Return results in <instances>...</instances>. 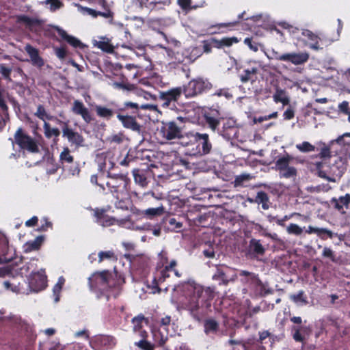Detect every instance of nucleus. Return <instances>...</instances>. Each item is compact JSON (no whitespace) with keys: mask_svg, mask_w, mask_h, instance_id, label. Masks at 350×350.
<instances>
[{"mask_svg":"<svg viewBox=\"0 0 350 350\" xmlns=\"http://www.w3.org/2000/svg\"><path fill=\"white\" fill-rule=\"evenodd\" d=\"M312 171L316 172L317 176L329 182L335 183L336 178L331 173L330 165L324 161H317L312 163Z\"/></svg>","mask_w":350,"mask_h":350,"instance_id":"19","label":"nucleus"},{"mask_svg":"<svg viewBox=\"0 0 350 350\" xmlns=\"http://www.w3.org/2000/svg\"><path fill=\"white\" fill-rule=\"evenodd\" d=\"M243 42L244 44H246L254 52H257L258 51L259 44L254 41L252 38H246Z\"/></svg>","mask_w":350,"mask_h":350,"instance_id":"59","label":"nucleus"},{"mask_svg":"<svg viewBox=\"0 0 350 350\" xmlns=\"http://www.w3.org/2000/svg\"><path fill=\"white\" fill-rule=\"evenodd\" d=\"M307 329L306 327L304 326H293L292 331H293V338L296 342H300L304 343L305 340L304 336H302L301 333H304Z\"/></svg>","mask_w":350,"mask_h":350,"instance_id":"44","label":"nucleus"},{"mask_svg":"<svg viewBox=\"0 0 350 350\" xmlns=\"http://www.w3.org/2000/svg\"><path fill=\"white\" fill-rule=\"evenodd\" d=\"M94 111L98 118L109 121L115 115H118V107L117 109H113L109 106L96 105L94 107Z\"/></svg>","mask_w":350,"mask_h":350,"instance_id":"23","label":"nucleus"},{"mask_svg":"<svg viewBox=\"0 0 350 350\" xmlns=\"http://www.w3.org/2000/svg\"><path fill=\"white\" fill-rule=\"evenodd\" d=\"M176 266L177 261L176 260H172L169 265H166L163 269L158 270L152 280V288H157L158 292H161V290L159 286L162 284L170 278V272H174L177 278H180L181 273L176 269Z\"/></svg>","mask_w":350,"mask_h":350,"instance_id":"11","label":"nucleus"},{"mask_svg":"<svg viewBox=\"0 0 350 350\" xmlns=\"http://www.w3.org/2000/svg\"><path fill=\"white\" fill-rule=\"evenodd\" d=\"M10 120L9 111L7 113L0 110V131H1L6 125V123Z\"/></svg>","mask_w":350,"mask_h":350,"instance_id":"62","label":"nucleus"},{"mask_svg":"<svg viewBox=\"0 0 350 350\" xmlns=\"http://www.w3.org/2000/svg\"><path fill=\"white\" fill-rule=\"evenodd\" d=\"M274 58L278 61L290 62L297 66L303 65L306 63L310 58V54L306 51L300 53H286L283 54H280L276 52L274 54Z\"/></svg>","mask_w":350,"mask_h":350,"instance_id":"12","label":"nucleus"},{"mask_svg":"<svg viewBox=\"0 0 350 350\" xmlns=\"http://www.w3.org/2000/svg\"><path fill=\"white\" fill-rule=\"evenodd\" d=\"M215 96H224L226 99H231L233 96L232 93L230 92V89L228 88H224L217 90L214 93L210 95L211 98H213Z\"/></svg>","mask_w":350,"mask_h":350,"instance_id":"49","label":"nucleus"},{"mask_svg":"<svg viewBox=\"0 0 350 350\" xmlns=\"http://www.w3.org/2000/svg\"><path fill=\"white\" fill-rule=\"evenodd\" d=\"M25 49L30 57L32 64L38 68H42L44 64V62L40 56L38 50L30 44H27Z\"/></svg>","mask_w":350,"mask_h":350,"instance_id":"30","label":"nucleus"},{"mask_svg":"<svg viewBox=\"0 0 350 350\" xmlns=\"http://www.w3.org/2000/svg\"><path fill=\"white\" fill-rule=\"evenodd\" d=\"M289 299L298 306H306L308 304V297L303 290L290 295Z\"/></svg>","mask_w":350,"mask_h":350,"instance_id":"37","label":"nucleus"},{"mask_svg":"<svg viewBox=\"0 0 350 350\" xmlns=\"http://www.w3.org/2000/svg\"><path fill=\"white\" fill-rule=\"evenodd\" d=\"M273 98L276 103H281L283 105H287L290 102V99L286 95L285 90L282 89L278 85L275 88V92L273 95Z\"/></svg>","mask_w":350,"mask_h":350,"instance_id":"33","label":"nucleus"},{"mask_svg":"<svg viewBox=\"0 0 350 350\" xmlns=\"http://www.w3.org/2000/svg\"><path fill=\"white\" fill-rule=\"evenodd\" d=\"M152 105H140L135 102L126 101L118 107L117 118L124 128L141 133L142 132V126L137 120V118H140L139 114V109H152Z\"/></svg>","mask_w":350,"mask_h":350,"instance_id":"2","label":"nucleus"},{"mask_svg":"<svg viewBox=\"0 0 350 350\" xmlns=\"http://www.w3.org/2000/svg\"><path fill=\"white\" fill-rule=\"evenodd\" d=\"M215 289L193 282L184 286L183 308L189 312L193 319L200 323L207 314L215 297Z\"/></svg>","mask_w":350,"mask_h":350,"instance_id":"1","label":"nucleus"},{"mask_svg":"<svg viewBox=\"0 0 350 350\" xmlns=\"http://www.w3.org/2000/svg\"><path fill=\"white\" fill-rule=\"evenodd\" d=\"M239 23V21L229 22V23H221L213 25L208 27L211 34L216 33H227L228 30L231 29Z\"/></svg>","mask_w":350,"mask_h":350,"instance_id":"31","label":"nucleus"},{"mask_svg":"<svg viewBox=\"0 0 350 350\" xmlns=\"http://www.w3.org/2000/svg\"><path fill=\"white\" fill-rule=\"evenodd\" d=\"M62 131L63 137L66 138L71 146H75L77 148L83 146L85 140L83 135L77 131H75L68 123L64 124Z\"/></svg>","mask_w":350,"mask_h":350,"instance_id":"16","label":"nucleus"},{"mask_svg":"<svg viewBox=\"0 0 350 350\" xmlns=\"http://www.w3.org/2000/svg\"><path fill=\"white\" fill-rule=\"evenodd\" d=\"M258 72L259 70L256 67L244 69L239 75L240 81L243 84H247L248 83L253 84L258 79Z\"/></svg>","mask_w":350,"mask_h":350,"instance_id":"27","label":"nucleus"},{"mask_svg":"<svg viewBox=\"0 0 350 350\" xmlns=\"http://www.w3.org/2000/svg\"><path fill=\"white\" fill-rule=\"evenodd\" d=\"M44 135L50 139L52 136L57 137L60 135V131L57 128H52L49 123L44 122L43 125Z\"/></svg>","mask_w":350,"mask_h":350,"instance_id":"45","label":"nucleus"},{"mask_svg":"<svg viewBox=\"0 0 350 350\" xmlns=\"http://www.w3.org/2000/svg\"><path fill=\"white\" fill-rule=\"evenodd\" d=\"M93 211V215L96 218V222L99 225L108 227L115 224L116 219L106 215V209L96 208Z\"/></svg>","mask_w":350,"mask_h":350,"instance_id":"20","label":"nucleus"},{"mask_svg":"<svg viewBox=\"0 0 350 350\" xmlns=\"http://www.w3.org/2000/svg\"><path fill=\"white\" fill-rule=\"evenodd\" d=\"M237 278V269L224 264L215 266V271L212 276L213 280L218 282L219 285L224 286L234 282Z\"/></svg>","mask_w":350,"mask_h":350,"instance_id":"10","label":"nucleus"},{"mask_svg":"<svg viewBox=\"0 0 350 350\" xmlns=\"http://www.w3.org/2000/svg\"><path fill=\"white\" fill-rule=\"evenodd\" d=\"M132 323L133 324V331L134 332H137V330L142 329V323L144 321H146L148 323V321L145 318L144 315L140 314L132 319Z\"/></svg>","mask_w":350,"mask_h":350,"instance_id":"46","label":"nucleus"},{"mask_svg":"<svg viewBox=\"0 0 350 350\" xmlns=\"http://www.w3.org/2000/svg\"><path fill=\"white\" fill-rule=\"evenodd\" d=\"M35 116L43 121H44L46 119L47 120V118L51 116V115H49L46 113L44 107L42 105H39L38 106Z\"/></svg>","mask_w":350,"mask_h":350,"instance_id":"57","label":"nucleus"},{"mask_svg":"<svg viewBox=\"0 0 350 350\" xmlns=\"http://www.w3.org/2000/svg\"><path fill=\"white\" fill-rule=\"evenodd\" d=\"M332 204L338 211L343 210L344 207L348 208L350 203V194L346 193L344 196H340L339 198H332L331 200Z\"/></svg>","mask_w":350,"mask_h":350,"instance_id":"32","label":"nucleus"},{"mask_svg":"<svg viewBox=\"0 0 350 350\" xmlns=\"http://www.w3.org/2000/svg\"><path fill=\"white\" fill-rule=\"evenodd\" d=\"M12 71V68L7 66L5 64H0V73L5 79L11 81Z\"/></svg>","mask_w":350,"mask_h":350,"instance_id":"56","label":"nucleus"},{"mask_svg":"<svg viewBox=\"0 0 350 350\" xmlns=\"http://www.w3.org/2000/svg\"><path fill=\"white\" fill-rule=\"evenodd\" d=\"M164 222L165 224H168L169 228L173 230H180L183 224L180 221H177L176 218L168 216L165 218Z\"/></svg>","mask_w":350,"mask_h":350,"instance_id":"47","label":"nucleus"},{"mask_svg":"<svg viewBox=\"0 0 350 350\" xmlns=\"http://www.w3.org/2000/svg\"><path fill=\"white\" fill-rule=\"evenodd\" d=\"M164 213V208L163 206L157 207V208H150L145 211V213L147 215L150 216H155V215H161Z\"/></svg>","mask_w":350,"mask_h":350,"instance_id":"60","label":"nucleus"},{"mask_svg":"<svg viewBox=\"0 0 350 350\" xmlns=\"http://www.w3.org/2000/svg\"><path fill=\"white\" fill-rule=\"evenodd\" d=\"M13 254L10 252L8 240L3 233L0 232V262L12 261Z\"/></svg>","mask_w":350,"mask_h":350,"instance_id":"22","label":"nucleus"},{"mask_svg":"<svg viewBox=\"0 0 350 350\" xmlns=\"http://www.w3.org/2000/svg\"><path fill=\"white\" fill-rule=\"evenodd\" d=\"M112 86L115 89L118 90H122L135 92L137 91V88L134 84L129 83L127 81H124V80L121 82H113L112 83Z\"/></svg>","mask_w":350,"mask_h":350,"instance_id":"43","label":"nucleus"},{"mask_svg":"<svg viewBox=\"0 0 350 350\" xmlns=\"http://www.w3.org/2000/svg\"><path fill=\"white\" fill-rule=\"evenodd\" d=\"M0 278H7L5 280L2 282L3 287L9 291L19 293L22 289V283L20 275L18 274H7L5 275H0Z\"/></svg>","mask_w":350,"mask_h":350,"instance_id":"18","label":"nucleus"},{"mask_svg":"<svg viewBox=\"0 0 350 350\" xmlns=\"http://www.w3.org/2000/svg\"><path fill=\"white\" fill-rule=\"evenodd\" d=\"M182 94H183V92L181 87L174 88L165 92H160L158 100L161 107L176 110L178 109V101Z\"/></svg>","mask_w":350,"mask_h":350,"instance_id":"8","label":"nucleus"},{"mask_svg":"<svg viewBox=\"0 0 350 350\" xmlns=\"http://www.w3.org/2000/svg\"><path fill=\"white\" fill-rule=\"evenodd\" d=\"M235 124V121L232 119H228L224 123L222 130L220 131L224 138L229 140L237 137L238 129Z\"/></svg>","mask_w":350,"mask_h":350,"instance_id":"26","label":"nucleus"},{"mask_svg":"<svg viewBox=\"0 0 350 350\" xmlns=\"http://www.w3.org/2000/svg\"><path fill=\"white\" fill-rule=\"evenodd\" d=\"M247 252L252 257L262 256L265 253V248L260 240L251 239L247 246Z\"/></svg>","mask_w":350,"mask_h":350,"instance_id":"28","label":"nucleus"},{"mask_svg":"<svg viewBox=\"0 0 350 350\" xmlns=\"http://www.w3.org/2000/svg\"><path fill=\"white\" fill-rule=\"evenodd\" d=\"M185 118L178 116L176 120L161 121L159 130V134L166 140H172L182 137L181 124L185 122Z\"/></svg>","mask_w":350,"mask_h":350,"instance_id":"6","label":"nucleus"},{"mask_svg":"<svg viewBox=\"0 0 350 350\" xmlns=\"http://www.w3.org/2000/svg\"><path fill=\"white\" fill-rule=\"evenodd\" d=\"M0 110L7 113L9 110L8 106L5 100V90L0 88Z\"/></svg>","mask_w":350,"mask_h":350,"instance_id":"61","label":"nucleus"},{"mask_svg":"<svg viewBox=\"0 0 350 350\" xmlns=\"http://www.w3.org/2000/svg\"><path fill=\"white\" fill-rule=\"evenodd\" d=\"M59 162L62 165L71 164L74 162V157L71 154L70 150L68 146L63 148V150L59 154Z\"/></svg>","mask_w":350,"mask_h":350,"instance_id":"41","label":"nucleus"},{"mask_svg":"<svg viewBox=\"0 0 350 350\" xmlns=\"http://www.w3.org/2000/svg\"><path fill=\"white\" fill-rule=\"evenodd\" d=\"M221 44H222V49H224L225 47H230L234 44H237L239 42L240 39H238L235 36L232 37H224L221 39Z\"/></svg>","mask_w":350,"mask_h":350,"instance_id":"53","label":"nucleus"},{"mask_svg":"<svg viewBox=\"0 0 350 350\" xmlns=\"http://www.w3.org/2000/svg\"><path fill=\"white\" fill-rule=\"evenodd\" d=\"M33 266V265L29 262L25 264L21 263V265L12 263L0 267V275L18 274L20 275L21 280H24L23 276L29 272Z\"/></svg>","mask_w":350,"mask_h":350,"instance_id":"15","label":"nucleus"},{"mask_svg":"<svg viewBox=\"0 0 350 350\" xmlns=\"http://www.w3.org/2000/svg\"><path fill=\"white\" fill-rule=\"evenodd\" d=\"M204 332L206 334H216L219 328V323L213 319H207L204 322Z\"/></svg>","mask_w":350,"mask_h":350,"instance_id":"36","label":"nucleus"},{"mask_svg":"<svg viewBox=\"0 0 350 350\" xmlns=\"http://www.w3.org/2000/svg\"><path fill=\"white\" fill-rule=\"evenodd\" d=\"M279 175L280 178H295L297 175V170L295 167L289 165L287 168L279 172Z\"/></svg>","mask_w":350,"mask_h":350,"instance_id":"48","label":"nucleus"},{"mask_svg":"<svg viewBox=\"0 0 350 350\" xmlns=\"http://www.w3.org/2000/svg\"><path fill=\"white\" fill-rule=\"evenodd\" d=\"M135 345L142 350H154L155 346L147 340H140L135 342Z\"/></svg>","mask_w":350,"mask_h":350,"instance_id":"52","label":"nucleus"},{"mask_svg":"<svg viewBox=\"0 0 350 350\" xmlns=\"http://www.w3.org/2000/svg\"><path fill=\"white\" fill-rule=\"evenodd\" d=\"M201 115L204 122L209 129L215 131L218 129L222 117L221 107L217 103L212 106H204L201 109Z\"/></svg>","mask_w":350,"mask_h":350,"instance_id":"7","label":"nucleus"},{"mask_svg":"<svg viewBox=\"0 0 350 350\" xmlns=\"http://www.w3.org/2000/svg\"><path fill=\"white\" fill-rule=\"evenodd\" d=\"M338 111L345 115L350 113V107L348 101L344 100L340 103L338 106Z\"/></svg>","mask_w":350,"mask_h":350,"instance_id":"63","label":"nucleus"},{"mask_svg":"<svg viewBox=\"0 0 350 350\" xmlns=\"http://www.w3.org/2000/svg\"><path fill=\"white\" fill-rule=\"evenodd\" d=\"M255 202L261 204L262 208L264 210H267L270 207L271 203L268 194L263 191H260L257 193L255 198Z\"/></svg>","mask_w":350,"mask_h":350,"instance_id":"38","label":"nucleus"},{"mask_svg":"<svg viewBox=\"0 0 350 350\" xmlns=\"http://www.w3.org/2000/svg\"><path fill=\"white\" fill-rule=\"evenodd\" d=\"M191 3L192 0H177L178 5L186 13L196 8V6H192Z\"/></svg>","mask_w":350,"mask_h":350,"instance_id":"51","label":"nucleus"},{"mask_svg":"<svg viewBox=\"0 0 350 350\" xmlns=\"http://www.w3.org/2000/svg\"><path fill=\"white\" fill-rule=\"evenodd\" d=\"M72 111L75 114L81 116L83 120L88 124L94 120L89 109L80 100H76L74 101Z\"/></svg>","mask_w":350,"mask_h":350,"instance_id":"21","label":"nucleus"},{"mask_svg":"<svg viewBox=\"0 0 350 350\" xmlns=\"http://www.w3.org/2000/svg\"><path fill=\"white\" fill-rule=\"evenodd\" d=\"M211 217L209 213L199 214L193 220L198 222L199 225L205 226V223L208 219Z\"/></svg>","mask_w":350,"mask_h":350,"instance_id":"64","label":"nucleus"},{"mask_svg":"<svg viewBox=\"0 0 350 350\" xmlns=\"http://www.w3.org/2000/svg\"><path fill=\"white\" fill-rule=\"evenodd\" d=\"M28 281L29 288L34 292L42 291L46 286V276L40 271L31 273Z\"/></svg>","mask_w":350,"mask_h":350,"instance_id":"17","label":"nucleus"},{"mask_svg":"<svg viewBox=\"0 0 350 350\" xmlns=\"http://www.w3.org/2000/svg\"><path fill=\"white\" fill-rule=\"evenodd\" d=\"M306 232L308 234H316L319 237L322 239H325V236L329 238L333 237V233L331 230L327 228H319L309 226L308 229L306 230Z\"/></svg>","mask_w":350,"mask_h":350,"instance_id":"35","label":"nucleus"},{"mask_svg":"<svg viewBox=\"0 0 350 350\" xmlns=\"http://www.w3.org/2000/svg\"><path fill=\"white\" fill-rule=\"evenodd\" d=\"M17 22L25 24L27 27H31L40 24L37 18H31L27 15H20L17 17Z\"/></svg>","mask_w":350,"mask_h":350,"instance_id":"42","label":"nucleus"},{"mask_svg":"<svg viewBox=\"0 0 350 350\" xmlns=\"http://www.w3.org/2000/svg\"><path fill=\"white\" fill-rule=\"evenodd\" d=\"M132 172L134 180L137 184L142 187H146L148 185L149 183L148 178H150L152 175V171L150 170L134 169Z\"/></svg>","mask_w":350,"mask_h":350,"instance_id":"24","label":"nucleus"},{"mask_svg":"<svg viewBox=\"0 0 350 350\" xmlns=\"http://www.w3.org/2000/svg\"><path fill=\"white\" fill-rule=\"evenodd\" d=\"M252 176L250 174H243L237 176L234 180L235 186H242L245 181L251 180Z\"/></svg>","mask_w":350,"mask_h":350,"instance_id":"58","label":"nucleus"},{"mask_svg":"<svg viewBox=\"0 0 350 350\" xmlns=\"http://www.w3.org/2000/svg\"><path fill=\"white\" fill-rule=\"evenodd\" d=\"M239 275L243 277L242 283L247 285L262 286V281L259 279L258 275L254 273L245 270H241Z\"/></svg>","mask_w":350,"mask_h":350,"instance_id":"29","label":"nucleus"},{"mask_svg":"<svg viewBox=\"0 0 350 350\" xmlns=\"http://www.w3.org/2000/svg\"><path fill=\"white\" fill-rule=\"evenodd\" d=\"M296 148L301 152H310L314 150V146L308 142H304L301 144L296 145Z\"/></svg>","mask_w":350,"mask_h":350,"instance_id":"55","label":"nucleus"},{"mask_svg":"<svg viewBox=\"0 0 350 350\" xmlns=\"http://www.w3.org/2000/svg\"><path fill=\"white\" fill-rule=\"evenodd\" d=\"M105 183L109 191L117 200L121 202L129 197L131 180L128 177V174H119L108 171L107 180Z\"/></svg>","mask_w":350,"mask_h":350,"instance_id":"3","label":"nucleus"},{"mask_svg":"<svg viewBox=\"0 0 350 350\" xmlns=\"http://www.w3.org/2000/svg\"><path fill=\"white\" fill-rule=\"evenodd\" d=\"M94 46L107 53H112L113 51V46L109 42V40L105 38H101L100 40H94Z\"/></svg>","mask_w":350,"mask_h":350,"instance_id":"40","label":"nucleus"},{"mask_svg":"<svg viewBox=\"0 0 350 350\" xmlns=\"http://www.w3.org/2000/svg\"><path fill=\"white\" fill-rule=\"evenodd\" d=\"M14 138V142L21 149L31 153H38L40 152L36 140L29 135L23 128L19 127L16 130Z\"/></svg>","mask_w":350,"mask_h":350,"instance_id":"9","label":"nucleus"},{"mask_svg":"<svg viewBox=\"0 0 350 350\" xmlns=\"http://www.w3.org/2000/svg\"><path fill=\"white\" fill-rule=\"evenodd\" d=\"M193 140L197 144L194 154L205 155L210 153L212 149V144L207 133L196 132L191 134Z\"/></svg>","mask_w":350,"mask_h":350,"instance_id":"13","label":"nucleus"},{"mask_svg":"<svg viewBox=\"0 0 350 350\" xmlns=\"http://www.w3.org/2000/svg\"><path fill=\"white\" fill-rule=\"evenodd\" d=\"M181 88L185 98H192L209 92L213 88V84L208 78L198 77Z\"/></svg>","mask_w":350,"mask_h":350,"instance_id":"4","label":"nucleus"},{"mask_svg":"<svg viewBox=\"0 0 350 350\" xmlns=\"http://www.w3.org/2000/svg\"><path fill=\"white\" fill-rule=\"evenodd\" d=\"M286 232L289 234L300 236L303 232V229L296 224H290L286 228Z\"/></svg>","mask_w":350,"mask_h":350,"instance_id":"54","label":"nucleus"},{"mask_svg":"<svg viewBox=\"0 0 350 350\" xmlns=\"http://www.w3.org/2000/svg\"><path fill=\"white\" fill-rule=\"evenodd\" d=\"M292 159V156L288 153L283 157H279L275 163L276 170L280 172L283 170L287 168Z\"/></svg>","mask_w":350,"mask_h":350,"instance_id":"39","label":"nucleus"},{"mask_svg":"<svg viewBox=\"0 0 350 350\" xmlns=\"http://www.w3.org/2000/svg\"><path fill=\"white\" fill-rule=\"evenodd\" d=\"M105 260H116L117 258L113 250L101 251L98 253V262H102Z\"/></svg>","mask_w":350,"mask_h":350,"instance_id":"50","label":"nucleus"},{"mask_svg":"<svg viewBox=\"0 0 350 350\" xmlns=\"http://www.w3.org/2000/svg\"><path fill=\"white\" fill-rule=\"evenodd\" d=\"M111 274L108 270L96 271L88 278V286L90 291L96 295L98 299L105 295L109 288V279Z\"/></svg>","mask_w":350,"mask_h":350,"instance_id":"5","label":"nucleus"},{"mask_svg":"<svg viewBox=\"0 0 350 350\" xmlns=\"http://www.w3.org/2000/svg\"><path fill=\"white\" fill-rule=\"evenodd\" d=\"M54 29L57 32L62 40L66 41L70 46L74 48L83 49L85 45L77 38L68 35L67 32L58 26H55Z\"/></svg>","mask_w":350,"mask_h":350,"instance_id":"25","label":"nucleus"},{"mask_svg":"<svg viewBox=\"0 0 350 350\" xmlns=\"http://www.w3.org/2000/svg\"><path fill=\"white\" fill-rule=\"evenodd\" d=\"M94 350L113 349L116 345V339L110 335L99 334L94 336L90 342Z\"/></svg>","mask_w":350,"mask_h":350,"instance_id":"14","label":"nucleus"},{"mask_svg":"<svg viewBox=\"0 0 350 350\" xmlns=\"http://www.w3.org/2000/svg\"><path fill=\"white\" fill-rule=\"evenodd\" d=\"M44 241L43 236H38L33 241H27L24 245V251L25 252H31L32 251L38 250Z\"/></svg>","mask_w":350,"mask_h":350,"instance_id":"34","label":"nucleus"}]
</instances>
